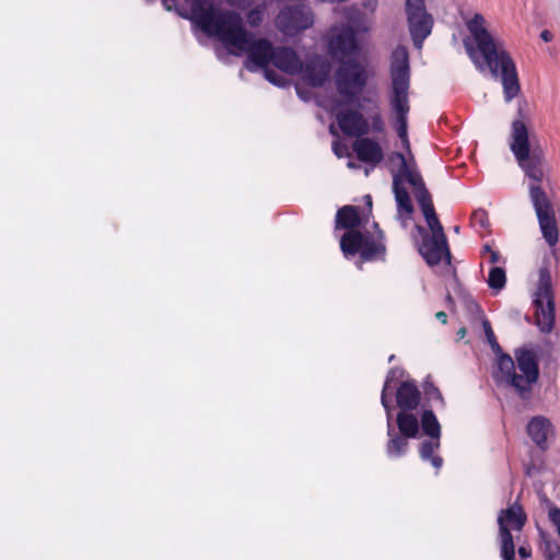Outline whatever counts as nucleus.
I'll return each instance as SVG.
<instances>
[{"mask_svg": "<svg viewBox=\"0 0 560 560\" xmlns=\"http://www.w3.org/2000/svg\"><path fill=\"white\" fill-rule=\"evenodd\" d=\"M318 104L336 116L338 126L345 135L360 137L368 133L369 124L360 113L341 110V103L335 98H322L318 101Z\"/></svg>", "mask_w": 560, "mask_h": 560, "instance_id": "nucleus-15", "label": "nucleus"}, {"mask_svg": "<svg viewBox=\"0 0 560 560\" xmlns=\"http://www.w3.org/2000/svg\"><path fill=\"white\" fill-rule=\"evenodd\" d=\"M465 336H466V329H465V328H460V329L457 331V337H458L459 339H463Z\"/></svg>", "mask_w": 560, "mask_h": 560, "instance_id": "nucleus-35", "label": "nucleus"}, {"mask_svg": "<svg viewBox=\"0 0 560 560\" xmlns=\"http://www.w3.org/2000/svg\"><path fill=\"white\" fill-rule=\"evenodd\" d=\"M329 129H330V132H331L332 135H337V132H336V130H335V126H334V125H331Z\"/></svg>", "mask_w": 560, "mask_h": 560, "instance_id": "nucleus-36", "label": "nucleus"}, {"mask_svg": "<svg viewBox=\"0 0 560 560\" xmlns=\"http://www.w3.org/2000/svg\"><path fill=\"white\" fill-rule=\"evenodd\" d=\"M226 1L231 5H235V7H240V8H245L253 2V0H226Z\"/></svg>", "mask_w": 560, "mask_h": 560, "instance_id": "nucleus-27", "label": "nucleus"}, {"mask_svg": "<svg viewBox=\"0 0 560 560\" xmlns=\"http://www.w3.org/2000/svg\"><path fill=\"white\" fill-rule=\"evenodd\" d=\"M526 522V515L518 504L502 510L498 516L500 529V549L503 560H514L515 546L510 530H521Z\"/></svg>", "mask_w": 560, "mask_h": 560, "instance_id": "nucleus-14", "label": "nucleus"}, {"mask_svg": "<svg viewBox=\"0 0 560 560\" xmlns=\"http://www.w3.org/2000/svg\"><path fill=\"white\" fill-rule=\"evenodd\" d=\"M540 38L545 42H550L552 39V34L549 31L545 30L540 33Z\"/></svg>", "mask_w": 560, "mask_h": 560, "instance_id": "nucleus-30", "label": "nucleus"}, {"mask_svg": "<svg viewBox=\"0 0 560 560\" xmlns=\"http://www.w3.org/2000/svg\"><path fill=\"white\" fill-rule=\"evenodd\" d=\"M468 35L463 39L467 55L480 72L489 71L492 78L500 79L504 100L511 102L520 93L516 67L503 42L488 28L486 18L474 13L465 20Z\"/></svg>", "mask_w": 560, "mask_h": 560, "instance_id": "nucleus-4", "label": "nucleus"}, {"mask_svg": "<svg viewBox=\"0 0 560 560\" xmlns=\"http://www.w3.org/2000/svg\"><path fill=\"white\" fill-rule=\"evenodd\" d=\"M248 22L250 25L256 26L261 22V11L258 9L252 10L248 13Z\"/></svg>", "mask_w": 560, "mask_h": 560, "instance_id": "nucleus-23", "label": "nucleus"}, {"mask_svg": "<svg viewBox=\"0 0 560 560\" xmlns=\"http://www.w3.org/2000/svg\"><path fill=\"white\" fill-rule=\"evenodd\" d=\"M491 250H493V248L489 245V244H486L483 247H482V255H486V254H490Z\"/></svg>", "mask_w": 560, "mask_h": 560, "instance_id": "nucleus-33", "label": "nucleus"}, {"mask_svg": "<svg viewBox=\"0 0 560 560\" xmlns=\"http://www.w3.org/2000/svg\"><path fill=\"white\" fill-rule=\"evenodd\" d=\"M369 102L373 105L372 130L374 132H383L384 131V121L381 117L377 102L373 101V100H369Z\"/></svg>", "mask_w": 560, "mask_h": 560, "instance_id": "nucleus-20", "label": "nucleus"}, {"mask_svg": "<svg viewBox=\"0 0 560 560\" xmlns=\"http://www.w3.org/2000/svg\"><path fill=\"white\" fill-rule=\"evenodd\" d=\"M454 231H455L456 233H458V232H459V226H455Z\"/></svg>", "mask_w": 560, "mask_h": 560, "instance_id": "nucleus-38", "label": "nucleus"}, {"mask_svg": "<svg viewBox=\"0 0 560 560\" xmlns=\"http://www.w3.org/2000/svg\"><path fill=\"white\" fill-rule=\"evenodd\" d=\"M377 3V0H362L361 4L365 13L355 7L347 8L345 18L348 24H335L326 35L328 54L340 63L336 74V85L348 104L354 102V97L362 91L368 80V73L359 62L361 47L355 35L371 30L372 15Z\"/></svg>", "mask_w": 560, "mask_h": 560, "instance_id": "nucleus-2", "label": "nucleus"}, {"mask_svg": "<svg viewBox=\"0 0 560 560\" xmlns=\"http://www.w3.org/2000/svg\"><path fill=\"white\" fill-rule=\"evenodd\" d=\"M518 555L523 558V559H527L530 557V549L526 546H521L518 548Z\"/></svg>", "mask_w": 560, "mask_h": 560, "instance_id": "nucleus-28", "label": "nucleus"}, {"mask_svg": "<svg viewBox=\"0 0 560 560\" xmlns=\"http://www.w3.org/2000/svg\"><path fill=\"white\" fill-rule=\"evenodd\" d=\"M475 219H478L480 224L483 225V221L486 219V212L482 210L475 212Z\"/></svg>", "mask_w": 560, "mask_h": 560, "instance_id": "nucleus-32", "label": "nucleus"}, {"mask_svg": "<svg viewBox=\"0 0 560 560\" xmlns=\"http://www.w3.org/2000/svg\"><path fill=\"white\" fill-rule=\"evenodd\" d=\"M435 317H436V319H438V320H440L442 324H446V322H447V315H446V313H445V312H438V313L435 314Z\"/></svg>", "mask_w": 560, "mask_h": 560, "instance_id": "nucleus-31", "label": "nucleus"}, {"mask_svg": "<svg viewBox=\"0 0 560 560\" xmlns=\"http://www.w3.org/2000/svg\"><path fill=\"white\" fill-rule=\"evenodd\" d=\"M526 432L530 441L541 451H547L556 440V428L552 421L541 415L529 419Z\"/></svg>", "mask_w": 560, "mask_h": 560, "instance_id": "nucleus-17", "label": "nucleus"}, {"mask_svg": "<svg viewBox=\"0 0 560 560\" xmlns=\"http://www.w3.org/2000/svg\"><path fill=\"white\" fill-rule=\"evenodd\" d=\"M482 328L486 337L492 336L494 332L488 319L482 316Z\"/></svg>", "mask_w": 560, "mask_h": 560, "instance_id": "nucleus-25", "label": "nucleus"}, {"mask_svg": "<svg viewBox=\"0 0 560 560\" xmlns=\"http://www.w3.org/2000/svg\"><path fill=\"white\" fill-rule=\"evenodd\" d=\"M167 11L175 10L182 18L190 20L196 27L220 40L235 56L247 55L245 67L254 72L262 70L265 78L277 86H284L287 79L273 73L270 66L287 74H301L311 86L323 85L330 67L322 59L312 60L305 67L298 54L290 48L272 47L264 38H256L244 27L238 13L218 10L213 0H162Z\"/></svg>", "mask_w": 560, "mask_h": 560, "instance_id": "nucleus-1", "label": "nucleus"}, {"mask_svg": "<svg viewBox=\"0 0 560 560\" xmlns=\"http://www.w3.org/2000/svg\"><path fill=\"white\" fill-rule=\"evenodd\" d=\"M353 150L361 161L372 165L378 164L384 156L378 142L370 138L358 139L353 143Z\"/></svg>", "mask_w": 560, "mask_h": 560, "instance_id": "nucleus-18", "label": "nucleus"}, {"mask_svg": "<svg viewBox=\"0 0 560 560\" xmlns=\"http://www.w3.org/2000/svg\"><path fill=\"white\" fill-rule=\"evenodd\" d=\"M389 163L392 167H398L393 175V188L395 194V200L397 203V219L402 225L410 219L413 207L409 194L404 188V184L408 183L416 195V199L419 202L420 194L428 192L424 187L423 179L417 170L415 159H406L402 153H392L389 156Z\"/></svg>", "mask_w": 560, "mask_h": 560, "instance_id": "nucleus-9", "label": "nucleus"}, {"mask_svg": "<svg viewBox=\"0 0 560 560\" xmlns=\"http://www.w3.org/2000/svg\"><path fill=\"white\" fill-rule=\"evenodd\" d=\"M489 261L491 264H497L500 261V254L497 252V250H491V253L489 254Z\"/></svg>", "mask_w": 560, "mask_h": 560, "instance_id": "nucleus-29", "label": "nucleus"}, {"mask_svg": "<svg viewBox=\"0 0 560 560\" xmlns=\"http://www.w3.org/2000/svg\"><path fill=\"white\" fill-rule=\"evenodd\" d=\"M486 338H487V341L490 345L491 349L497 354V360H498L499 357L501 354H503V353H502V350L500 348V345L497 341V338H495L494 334L492 336H489V337H486Z\"/></svg>", "mask_w": 560, "mask_h": 560, "instance_id": "nucleus-24", "label": "nucleus"}, {"mask_svg": "<svg viewBox=\"0 0 560 560\" xmlns=\"http://www.w3.org/2000/svg\"><path fill=\"white\" fill-rule=\"evenodd\" d=\"M392 389L388 393V401L392 405V396L395 394L396 404L399 409L396 416L397 428L406 434H415L417 423H421L424 435L428 436L420 444L419 454L423 462H430L439 470L443 465V459L435 453L440 450L441 425L432 410L420 407V392L412 382H400L398 377L401 372L398 370L389 371L385 382L392 375ZM394 409V407H392Z\"/></svg>", "mask_w": 560, "mask_h": 560, "instance_id": "nucleus-5", "label": "nucleus"}, {"mask_svg": "<svg viewBox=\"0 0 560 560\" xmlns=\"http://www.w3.org/2000/svg\"><path fill=\"white\" fill-rule=\"evenodd\" d=\"M419 206L425 218L428 228L431 231L429 235L422 228H418L422 235V242L419 245V253L425 262L433 267L443 259L450 264L451 253L447 246L446 236L442 224L440 223L429 192H421L419 196Z\"/></svg>", "mask_w": 560, "mask_h": 560, "instance_id": "nucleus-10", "label": "nucleus"}, {"mask_svg": "<svg viewBox=\"0 0 560 560\" xmlns=\"http://www.w3.org/2000/svg\"><path fill=\"white\" fill-rule=\"evenodd\" d=\"M432 395L434 398L439 399L442 402V396H441V393L439 392V389L433 388Z\"/></svg>", "mask_w": 560, "mask_h": 560, "instance_id": "nucleus-34", "label": "nucleus"}, {"mask_svg": "<svg viewBox=\"0 0 560 560\" xmlns=\"http://www.w3.org/2000/svg\"><path fill=\"white\" fill-rule=\"evenodd\" d=\"M482 328L486 337L492 336L494 332L488 319L482 316Z\"/></svg>", "mask_w": 560, "mask_h": 560, "instance_id": "nucleus-26", "label": "nucleus"}, {"mask_svg": "<svg viewBox=\"0 0 560 560\" xmlns=\"http://www.w3.org/2000/svg\"><path fill=\"white\" fill-rule=\"evenodd\" d=\"M390 92L389 106L396 121L397 135L407 151L406 159L412 156L408 139L407 115L409 113L410 67L409 55L405 47L398 46L390 57Z\"/></svg>", "mask_w": 560, "mask_h": 560, "instance_id": "nucleus-7", "label": "nucleus"}, {"mask_svg": "<svg viewBox=\"0 0 560 560\" xmlns=\"http://www.w3.org/2000/svg\"><path fill=\"white\" fill-rule=\"evenodd\" d=\"M535 319L539 330L549 334L555 327L556 308L551 272L547 267L538 270V280L533 292Z\"/></svg>", "mask_w": 560, "mask_h": 560, "instance_id": "nucleus-11", "label": "nucleus"}, {"mask_svg": "<svg viewBox=\"0 0 560 560\" xmlns=\"http://www.w3.org/2000/svg\"><path fill=\"white\" fill-rule=\"evenodd\" d=\"M332 151L340 159L349 155V148L341 140L337 139L332 142Z\"/></svg>", "mask_w": 560, "mask_h": 560, "instance_id": "nucleus-22", "label": "nucleus"}, {"mask_svg": "<svg viewBox=\"0 0 560 560\" xmlns=\"http://www.w3.org/2000/svg\"><path fill=\"white\" fill-rule=\"evenodd\" d=\"M514 355L516 362L509 354L499 357L493 378L499 385L512 387L520 397L526 399L539 377L538 348L524 346L516 349Z\"/></svg>", "mask_w": 560, "mask_h": 560, "instance_id": "nucleus-8", "label": "nucleus"}, {"mask_svg": "<svg viewBox=\"0 0 560 560\" xmlns=\"http://www.w3.org/2000/svg\"><path fill=\"white\" fill-rule=\"evenodd\" d=\"M314 14L307 5H292L282 9L277 18V25L287 35H295L311 27Z\"/></svg>", "mask_w": 560, "mask_h": 560, "instance_id": "nucleus-16", "label": "nucleus"}, {"mask_svg": "<svg viewBox=\"0 0 560 560\" xmlns=\"http://www.w3.org/2000/svg\"><path fill=\"white\" fill-rule=\"evenodd\" d=\"M509 147L528 182V195L536 212L541 234L549 246L559 238L553 206L542 184L548 180L546 152L525 122L522 113L511 122Z\"/></svg>", "mask_w": 560, "mask_h": 560, "instance_id": "nucleus-3", "label": "nucleus"}, {"mask_svg": "<svg viewBox=\"0 0 560 560\" xmlns=\"http://www.w3.org/2000/svg\"><path fill=\"white\" fill-rule=\"evenodd\" d=\"M488 285L497 293L501 291L506 283L505 271L501 267H492L489 271Z\"/></svg>", "mask_w": 560, "mask_h": 560, "instance_id": "nucleus-19", "label": "nucleus"}, {"mask_svg": "<svg viewBox=\"0 0 560 560\" xmlns=\"http://www.w3.org/2000/svg\"><path fill=\"white\" fill-rule=\"evenodd\" d=\"M392 374L388 380L384 383L381 402L386 412V425H387V436L388 441L386 443V454L389 458H399L407 454L408 452V440L416 439L419 436L421 429V423H417V430L415 434H406L404 431L397 428L396 420L394 421L393 417V408L388 401V393L392 389Z\"/></svg>", "mask_w": 560, "mask_h": 560, "instance_id": "nucleus-12", "label": "nucleus"}, {"mask_svg": "<svg viewBox=\"0 0 560 560\" xmlns=\"http://www.w3.org/2000/svg\"><path fill=\"white\" fill-rule=\"evenodd\" d=\"M348 166H349V167H351V168L355 167V165H354V163H353V162H349V163H348Z\"/></svg>", "mask_w": 560, "mask_h": 560, "instance_id": "nucleus-37", "label": "nucleus"}, {"mask_svg": "<svg viewBox=\"0 0 560 560\" xmlns=\"http://www.w3.org/2000/svg\"><path fill=\"white\" fill-rule=\"evenodd\" d=\"M544 556L545 560H560V546L558 542L546 540Z\"/></svg>", "mask_w": 560, "mask_h": 560, "instance_id": "nucleus-21", "label": "nucleus"}, {"mask_svg": "<svg viewBox=\"0 0 560 560\" xmlns=\"http://www.w3.org/2000/svg\"><path fill=\"white\" fill-rule=\"evenodd\" d=\"M405 15L412 43L417 49H421L434 24L432 14L427 10L425 1L405 0Z\"/></svg>", "mask_w": 560, "mask_h": 560, "instance_id": "nucleus-13", "label": "nucleus"}, {"mask_svg": "<svg viewBox=\"0 0 560 560\" xmlns=\"http://www.w3.org/2000/svg\"><path fill=\"white\" fill-rule=\"evenodd\" d=\"M369 213L360 214L354 206H345L336 215V229H346L340 238V248L346 258L359 255L362 261L384 259L386 247L378 224L370 220L372 198L364 197Z\"/></svg>", "mask_w": 560, "mask_h": 560, "instance_id": "nucleus-6", "label": "nucleus"}]
</instances>
